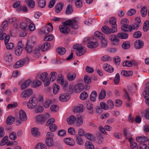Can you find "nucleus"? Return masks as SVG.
Segmentation results:
<instances>
[{
    "instance_id": "25",
    "label": "nucleus",
    "mask_w": 149,
    "mask_h": 149,
    "mask_svg": "<svg viewBox=\"0 0 149 149\" xmlns=\"http://www.w3.org/2000/svg\"><path fill=\"white\" fill-rule=\"evenodd\" d=\"M23 51L22 47L20 46H17L15 49V53L17 56H19L22 53Z\"/></svg>"
},
{
    "instance_id": "22",
    "label": "nucleus",
    "mask_w": 149,
    "mask_h": 149,
    "mask_svg": "<svg viewBox=\"0 0 149 149\" xmlns=\"http://www.w3.org/2000/svg\"><path fill=\"white\" fill-rule=\"evenodd\" d=\"M64 141L66 144L71 146H73L75 144L73 139L71 138H66L64 140Z\"/></svg>"
},
{
    "instance_id": "56",
    "label": "nucleus",
    "mask_w": 149,
    "mask_h": 149,
    "mask_svg": "<svg viewBox=\"0 0 149 149\" xmlns=\"http://www.w3.org/2000/svg\"><path fill=\"white\" fill-rule=\"evenodd\" d=\"M88 96V95L87 93L86 92H83L81 93L80 97L82 100H84L87 98Z\"/></svg>"
},
{
    "instance_id": "59",
    "label": "nucleus",
    "mask_w": 149,
    "mask_h": 149,
    "mask_svg": "<svg viewBox=\"0 0 149 149\" xmlns=\"http://www.w3.org/2000/svg\"><path fill=\"white\" fill-rule=\"evenodd\" d=\"M76 141L77 143L80 145H82L84 143L82 138L80 137L77 136L76 137Z\"/></svg>"
},
{
    "instance_id": "19",
    "label": "nucleus",
    "mask_w": 149,
    "mask_h": 149,
    "mask_svg": "<svg viewBox=\"0 0 149 149\" xmlns=\"http://www.w3.org/2000/svg\"><path fill=\"white\" fill-rule=\"evenodd\" d=\"M109 39L113 42V44L114 45H117L119 43V40L114 35L110 36Z\"/></svg>"
},
{
    "instance_id": "58",
    "label": "nucleus",
    "mask_w": 149,
    "mask_h": 149,
    "mask_svg": "<svg viewBox=\"0 0 149 149\" xmlns=\"http://www.w3.org/2000/svg\"><path fill=\"white\" fill-rule=\"evenodd\" d=\"M123 65L124 66L131 67L132 65V62L131 61H124L123 62Z\"/></svg>"
},
{
    "instance_id": "3",
    "label": "nucleus",
    "mask_w": 149,
    "mask_h": 149,
    "mask_svg": "<svg viewBox=\"0 0 149 149\" xmlns=\"http://www.w3.org/2000/svg\"><path fill=\"white\" fill-rule=\"evenodd\" d=\"M19 118H17L16 120V124L17 125H19L22 121H25L27 120V117L26 113L22 110H20L19 112Z\"/></svg>"
},
{
    "instance_id": "57",
    "label": "nucleus",
    "mask_w": 149,
    "mask_h": 149,
    "mask_svg": "<svg viewBox=\"0 0 149 149\" xmlns=\"http://www.w3.org/2000/svg\"><path fill=\"white\" fill-rule=\"evenodd\" d=\"M136 10L133 8L131 9L127 12V14L128 16H132L134 15L136 13Z\"/></svg>"
},
{
    "instance_id": "63",
    "label": "nucleus",
    "mask_w": 149,
    "mask_h": 149,
    "mask_svg": "<svg viewBox=\"0 0 149 149\" xmlns=\"http://www.w3.org/2000/svg\"><path fill=\"white\" fill-rule=\"evenodd\" d=\"M143 95L146 100L149 99V91L145 89L143 93Z\"/></svg>"
},
{
    "instance_id": "61",
    "label": "nucleus",
    "mask_w": 149,
    "mask_h": 149,
    "mask_svg": "<svg viewBox=\"0 0 149 149\" xmlns=\"http://www.w3.org/2000/svg\"><path fill=\"white\" fill-rule=\"evenodd\" d=\"M66 52L65 49L64 48H59L57 50L58 53L61 55L65 54Z\"/></svg>"
},
{
    "instance_id": "17",
    "label": "nucleus",
    "mask_w": 149,
    "mask_h": 149,
    "mask_svg": "<svg viewBox=\"0 0 149 149\" xmlns=\"http://www.w3.org/2000/svg\"><path fill=\"white\" fill-rule=\"evenodd\" d=\"M4 59L7 62H11L12 57L11 53L10 52L6 53L4 55Z\"/></svg>"
},
{
    "instance_id": "20",
    "label": "nucleus",
    "mask_w": 149,
    "mask_h": 149,
    "mask_svg": "<svg viewBox=\"0 0 149 149\" xmlns=\"http://www.w3.org/2000/svg\"><path fill=\"white\" fill-rule=\"evenodd\" d=\"M99 45V43L97 42H94L93 41L88 42L87 44V47L89 48H94Z\"/></svg>"
},
{
    "instance_id": "43",
    "label": "nucleus",
    "mask_w": 149,
    "mask_h": 149,
    "mask_svg": "<svg viewBox=\"0 0 149 149\" xmlns=\"http://www.w3.org/2000/svg\"><path fill=\"white\" fill-rule=\"evenodd\" d=\"M57 76V74L56 72H51L49 75L50 81L52 82L54 81Z\"/></svg>"
},
{
    "instance_id": "34",
    "label": "nucleus",
    "mask_w": 149,
    "mask_h": 149,
    "mask_svg": "<svg viewBox=\"0 0 149 149\" xmlns=\"http://www.w3.org/2000/svg\"><path fill=\"white\" fill-rule=\"evenodd\" d=\"M68 79L70 81L74 80L76 77V74L72 72L69 73L67 75Z\"/></svg>"
},
{
    "instance_id": "45",
    "label": "nucleus",
    "mask_w": 149,
    "mask_h": 149,
    "mask_svg": "<svg viewBox=\"0 0 149 149\" xmlns=\"http://www.w3.org/2000/svg\"><path fill=\"white\" fill-rule=\"evenodd\" d=\"M76 120V124L78 126H81L83 124V120L81 116L77 117Z\"/></svg>"
},
{
    "instance_id": "47",
    "label": "nucleus",
    "mask_w": 149,
    "mask_h": 149,
    "mask_svg": "<svg viewBox=\"0 0 149 149\" xmlns=\"http://www.w3.org/2000/svg\"><path fill=\"white\" fill-rule=\"evenodd\" d=\"M94 35L100 39H102L105 37L104 34L101 32L96 31L94 33Z\"/></svg>"
},
{
    "instance_id": "55",
    "label": "nucleus",
    "mask_w": 149,
    "mask_h": 149,
    "mask_svg": "<svg viewBox=\"0 0 149 149\" xmlns=\"http://www.w3.org/2000/svg\"><path fill=\"white\" fill-rule=\"evenodd\" d=\"M122 48L125 49H129L130 47V44L128 42H124L122 45Z\"/></svg>"
},
{
    "instance_id": "51",
    "label": "nucleus",
    "mask_w": 149,
    "mask_h": 149,
    "mask_svg": "<svg viewBox=\"0 0 149 149\" xmlns=\"http://www.w3.org/2000/svg\"><path fill=\"white\" fill-rule=\"evenodd\" d=\"M101 47L103 48L105 47L107 44V39L105 38V36L104 37V38H103L102 39H101Z\"/></svg>"
},
{
    "instance_id": "31",
    "label": "nucleus",
    "mask_w": 149,
    "mask_h": 149,
    "mask_svg": "<svg viewBox=\"0 0 149 149\" xmlns=\"http://www.w3.org/2000/svg\"><path fill=\"white\" fill-rule=\"evenodd\" d=\"M97 142L99 143H101L103 141V137L102 134L100 132H97L96 134Z\"/></svg>"
},
{
    "instance_id": "16",
    "label": "nucleus",
    "mask_w": 149,
    "mask_h": 149,
    "mask_svg": "<svg viewBox=\"0 0 149 149\" xmlns=\"http://www.w3.org/2000/svg\"><path fill=\"white\" fill-rule=\"evenodd\" d=\"M74 112H83L84 111L83 106L81 104H79L74 107Z\"/></svg>"
},
{
    "instance_id": "41",
    "label": "nucleus",
    "mask_w": 149,
    "mask_h": 149,
    "mask_svg": "<svg viewBox=\"0 0 149 149\" xmlns=\"http://www.w3.org/2000/svg\"><path fill=\"white\" fill-rule=\"evenodd\" d=\"M32 135L33 136L38 137L40 135L39 132L38 131V129L36 128H33L31 130Z\"/></svg>"
},
{
    "instance_id": "21",
    "label": "nucleus",
    "mask_w": 149,
    "mask_h": 149,
    "mask_svg": "<svg viewBox=\"0 0 149 149\" xmlns=\"http://www.w3.org/2000/svg\"><path fill=\"white\" fill-rule=\"evenodd\" d=\"M51 47V44L49 43L45 42L41 45V49L42 51L44 52L49 49Z\"/></svg>"
},
{
    "instance_id": "5",
    "label": "nucleus",
    "mask_w": 149,
    "mask_h": 149,
    "mask_svg": "<svg viewBox=\"0 0 149 149\" xmlns=\"http://www.w3.org/2000/svg\"><path fill=\"white\" fill-rule=\"evenodd\" d=\"M49 117V116L48 113H46L44 115L39 114L36 118V120L37 122L41 124L44 123L46 120Z\"/></svg>"
},
{
    "instance_id": "42",
    "label": "nucleus",
    "mask_w": 149,
    "mask_h": 149,
    "mask_svg": "<svg viewBox=\"0 0 149 149\" xmlns=\"http://www.w3.org/2000/svg\"><path fill=\"white\" fill-rule=\"evenodd\" d=\"M146 7V6H143L140 10L141 15L143 17H145L147 14V10Z\"/></svg>"
},
{
    "instance_id": "52",
    "label": "nucleus",
    "mask_w": 149,
    "mask_h": 149,
    "mask_svg": "<svg viewBox=\"0 0 149 149\" xmlns=\"http://www.w3.org/2000/svg\"><path fill=\"white\" fill-rule=\"evenodd\" d=\"M21 28L23 30H27L29 29V26L25 22H22L20 25Z\"/></svg>"
},
{
    "instance_id": "28",
    "label": "nucleus",
    "mask_w": 149,
    "mask_h": 149,
    "mask_svg": "<svg viewBox=\"0 0 149 149\" xmlns=\"http://www.w3.org/2000/svg\"><path fill=\"white\" fill-rule=\"evenodd\" d=\"M57 82L61 85H63L64 83V77L61 74L58 75L57 80Z\"/></svg>"
},
{
    "instance_id": "36",
    "label": "nucleus",
    "mask_w": 149,
    "mask_h": 149,
    "mask_svg": "<svg viewBox=\"0 0 149 149\" xmlns=\"http://www.w3.org/2000/svg\"><path fill=\"white\" fill-rule=\"evenodd\" d=\"M85 148L87 149H94V146L93 145L92 143L89 141H86L85 143Z\"/></svg>"
},
{
    "instance_id": "54",
    "label": "nucleus",
    "mask_w": 149,
    "mask_h": 149,
    "mask_svg": "<svg viewBox=\"0 0 149 149\" xmlns=\"http://www.w3.org/2000/svg\"><path fill=\"white\" fill-rule=\"evenodd\" d=\"M33 47L34 46L29 45L27 43L25 47V49L27 52L29 53H31L32 52L33 48Z\"/></svg>"
},
{
    "instance_id": "33",
    "label": "nucleus",
    "mask_w": 149,
    "mask_h": 149,
    "mask_svg": "<svg viewBox=\"0 0 149 149\" xmlns=\"http://www.w3.org/2000/svg\"><path fill=\"white\" fill-rule=\"evenodd\" d=\"M15 120V118L11 116H9L7 118L6 123L8 125H10L14 122Z\"/></svg>"
},
{
    "instance_id": "18",
    "label": "nucleus",
    "mask_w": 149,
    "mask_h": 149,
    "mask_svg": "<svg viewBox=\"0 0 149 149\" xmlns=\"http://www.w3.org/2000/svg\"><path fill=\"white\" fill-rule=\"evenodd\" d=\"M136 140L137 142L143 143L147 142L148 140V139L147 137L142 136L137 137L136 138Z\"/></svg>"
},
{
    "instance_id": "1",
    "label": "nucleus",
    "mask_w": 149,
    "mask_h": 149,
    "mask_svg": "<svg viewBox=\"0 0 149 149\" xmlns=\"http://www.w3.org/2000/svg\"><path fill=\"white\" fill-rule=\"evenodd\" d=\"M76 18L74 17L72 20H69L63 23V24L60 25L59 28L60 31L62 33L67 34L70 31L68 26L73 29H77L78 28V22L76 20Z\"/></svg>"
},
{
    "instance_id": "37",
    "label": "nucleus",
    "mask_w": 149,
    "mask_h": 149,
    "mask_svg": "<svg viewBox=\"0 0 149 149\" xmlns=\"http://www.w3.org/2000/svg\"><path fill=\"white\" fill-rule=\"evenodd\" d=\"M122 75L124 77H128L131 76L133 74V72L132 71L123 70L121 72Z\"/></svg>"
},
{
    "instance_id": "15",
    "label": "nucleus",
    "mask_w": 149,
    "mask_h": 149,
    "mask_svg": "<svg viewBox=\"0 0 149 149\" xmlns=\"http://www.w3.org/2000/svg\"><path fill=\"white\" fill-rule=\"evenodd\" d=\"M63 3L61 2L56 4L55 6L56 12L58 13L60 12L63 9Z\"/></svg>"
},
{
    "instance_id": "32",
    "label": "nucleus",
    "mask_w": 149,
    "mask_h": 149,
    "mask_svg": "<svg viewBox=\"0 0 149 149\" xmlns=\"http://www.w3.org/2000/svg\"><path fill=\"white\" fill-rule=\"evenodd\" d=\"M86 107L89 113H93V106L92 104L89 102H87Z\"/></svg>"
},
{
    "instance_id": "49",
    "label": "nucleus",
    "mask_w": 149,
    "mask_h": 149,
    "mask_svg": "<svg viewBox=\"0 0 149 149\" xmlns=\"http://www.w3.org/2000/svg\"><path fill=\"white\" fill-rule=\"evenodd\" d=\"M53 93L55 94H57L59 91L60 86L56 84L53 85Z\"/></svg>"
},
{
    "instance_id": "50",
    "label": "nucleus",
    "mask_w": 149,
    "mask_h": 149,
    "mask_svg": "<svg viewBox=\"0 0 149 149\" xmlns=\"http://www.w3.org/2000/svg\"><path fill=\"white\" fill-rule=\"evenodd\" d=\"M46 147L45 145L42 143L37 144L35 147V149H46Z\"/></svg>"
},
{
    "instance_id": "8",
    "label": "nucleus",
    "mask_w": 149,
    "mask_h": 149,
    "mask_svg": "<svg viewBox=\"0 0 149 149\" xmlns=\"http://www.w3.org/2000/svg\"><path fill=\"white\" fill-rule=\"evenodd\" d=\"M102 32L106 34H109L111 33H113L116 32L117 29H110L107 26H104L101 29Z\"/></svg>"
},
{
    "instance_id": "2",
    "label": "nucleus",
    "mask_w": 149,
    "mask_h": 149,
    "mask_svg": "<svg viewBox=\"0 0 149 149\" xmlns=\"http://www.w3.org/2000/svg\"><path fill=\"white\" fill-rule=\"evenodd\" d=\"M128 20L126 18L123 19L120 21L122 25L121 29L125 31H131L133 30L136 29L138 28V25L135 24L130 26L127 24Z\"/></svg>"
},
{
    "instance_id": "4",
    "label": "nucleus",
    "mask_w": 149,
    "mask_h": 149,
    "mask_svg": "<svg viewBox=\"0 0 149 149\" xmlns=\"http://www.w3.org/2000/svg\"><path fill=\"white\" fill-rule=\"evenodd\" d=\"M38 100L36 97H32L27 103V107L31 109L35 108L37 105Z\"/></svg>"
},
{
    "instance_id": "40",
    "label": "nucleus",
    "mask_w": 149,
    "mask_h": 149,
    "mask_svg": "<svg viewBox=\"0 0 149 149\" xmlns=\"http://www.w3.org/2000/svg\"><path fill=\"white\" fill-rule=\"evenodd\" d=\"M25 1L28 6L30 8H34L35 5V3L33 1L31 0H26Z\"/></svg>"
},
{
    "instance_id": "64",
    "label": "nucleus",
    "mask_w": 149,
    "mask_h": 149,
    "mask_svg": "<svg viewBox=\"0 0 149 149\" xmlns=\"http://www.w3.org/2000/svg\"><path fill=\"white\" fill-rule=\"evenodd\" d=\"M130 143L131 149H138L137 145L136 142H132L130 141Z\"/></svg>"
},
{
    "instance_id": "44",
    "label": "nucleus",
    "mask_w": 149,
    "mask_h": 149,
    "mask_svg": "<svg viewBox=\"0 0 149 149\" xmlns=\"http://www.w3.org/2000/svg\"><path fill=\"white\" fill-rule=\"evenodd\" d=\"M46 5L45 0H38V5L41 8H44Z\"/></svg>"
},
{
    "instance_id": "62",
    "label": "nucleus",
    "mask_w": 149,
    "mask_h": 149,
    "mask_svg": "<svg viewBox=\"0 0 149 149\" xmlns=\"http://www.w3.org/2000/svg\"><path fill=\"white\" fill-rule=\"evenodd\" d=\"M8 137L7 136H5L1 140L0 142V145L2 146L4 145L8 142Z\"/></svg>"
},
{
    "instance_id": "13",
    "label": "nucleus",
    "mask_w": 149,
    "mask_h": 149,
    "mask_svg": "<svg viewBox=\"0 0 149 149\" xmlns=\"http://www.w3.org/2000/svg\"><path fill=\"white\" fill-rule=\"evenodd\" d=\"M86 49L85 47L81 46L78 50L76 51V53L78 56L83 55L86 53Z\"/></svg>"
},
{
    "instance_id": "35",
    "label": "nucleus",
    "mask_w": 149,
    "mask_h": 149,
    "mask_svg": "<svg viewBox=\"0 0 149 149\" xmlns=\"http://www.w3.org/2000/svg\"><path fill=\"white\" fill-rule=\"evenodd\" d=\"M20 1H17L13 4V6L14 8H17V12L20 11L21 10V6H20Z\"/></svg>"
},
{
    "instance_id": "10",
    "label": "nucleus",
    "mask_w": 149,
    "mask_h": 149,
    "mask_svg": "<svg viewBox=\"0 0 149 149\" xmlns=\"http://www.w3.org/2000/svg\"><path fill=\"white\" fill-rule=\"evenodd\" d=\"M70 98V95L67 94H62L59 97V100L62 102H66L69 100Z\"/></svg>"
},
{
    "instance_id": "53",
    "label": "nucleus",
    "mask_w": 149,
    "mask_h": 149,
    "mask_svg": "<svg viewBox=\"0 0 149 149\" xmlns=\"http://www.w3.org/2000/svg\"><path fill=\"white\" fill-rule=\"evenodd\" d=\"M127 34L124 33H120L118 34V36L120 38L126 39L128 37Z\"/></svg>"
},
{
    "instance_id": "6",
    "label": "nucleus",
    "mask_w": 149,
    "mask_h": 149,
    "mask_svg": "<svg viewBox=\"0 0 149 149\" xmlns=\"http://www.w3.org/2000/svg\"><path fill=\"white\" fill-rule=\"evenodd\" d=\"M48 74L46 72H43L40 75V79L44 83L45 86H48L50 83L49 79L47 77Z\"/></svg>"
},
{
    "instance_id": "7",
    "label": "nucleus",
    "mask_w": 149,
    "mask_h": 149,
    "mask_svg": "<svg viewBox=\"0 0 149 149\" xmlns=\"http://www.w3.org/2000/svg\"><path fill=\"white\" fill-rule=\"evenodd\" d=\"M29 61V58L26 57L22 60H21L17 62L15 64L13 65V67L15 68L21 67L24 65L27 64Z\"/></svg>"
},
{
    "instance_id": "23",
    "label": "nucleus",
    "mask_w": 149,
    "mask_h": 149,
    "mask_svg": "<svg viewBox=\"0 0 149 149\" xmlns=\"http://www.w3.org/2000/svg\"><path fill=\"white\" fill-rule=\"evenodd\" d=\"M31 81L30 79H29L26 80L22 85L21 87V89L23 90L27 88L29 86L30 84L31 83Z\"/></svg>"
},
{
    "instance_id": "24",
    "label": "nucleus",
    "mask_w": 149,
    "mask_h": 149,
    "mask_svg": "<svg viewBox=\"0 0 149 149\" xmlns=\"http://www.w3.org/2000/svg\"><path fill=\"white\" fill-rule=\"evenodd\" d=\"M76 120V118L74 116L71 115L67 120L68 123L69 125H72L74 123Z\"/></svg>"
},
{
    "instance_id": "27",
    "label": "nucleus",
    "mask_w": 149,
    "mask_h": 149,
    "mask_svg": "<svg viewBox=\"0 0 149 149\" xmlns=\"http://www.w3.org/2000/svg\"><path fill=\"white\" fill-rule=\"evenodd\" d=\"M40 51V49L38 47L36 48L33 52L34 56L36 58L40 57L41 56Z\"/></svg>"
},
{
    "instance_id": "14",
    "label": "nucleus",
    "mask_w": 149,
    "mask_h": 149,
    "mask_svg": "<svg viewBox=\"0 0 149 149\" xmlns=\"http://www.w3.org/2000/svg\"><path fill=\"white\" fill-rule=\"evenodd\" d=\"M134 45L136 48L139 49L141 48L144 45L143 42L140 40H137L135 42Z\"/></svg>"
},
{
    "instance_id": "11",
    "label": "nucleus",
    "mask_w": 149,
    "mask_h": 149,
    "mask_svg": "<svg viewBox=\"0 0 149 149\" xmlns=\"http://www.w3.org/2000/svg\"><path fill=\"white\" fill-rule=\"evenodd\" d=\"M84 89V86L82 84H78L75 85L74 91L75 93H78L82 91Z\"/></svg>"
},
{
    "instance_id": "9",
    "label": "nucleus",
    "mask_w": 149,
    "mask_h": 149,
    "mask_svg": "<svg viewBox=\"0 0 149 149\" xmlns=\"http://www.w3.org/2000/svg\"><path fill=\"white\" fill-rule=\"evenodd\" d=\"M33 93V90L31 89H27L22 91L20 95L23 98L29 97Z\"/></svg>"
},
{
    "instance_id": "60",
    "label": "nucleus",
    "mask_w": 149,
    "mask_h": 149,
    "mask_svg": "<svg viewBox=\"0 0 149 149\" xmlns=\"http://www.w3.org/2000/svg\"><path fill=\"white\" fill-rule=\"evenodd\" d=\"M138 148L139 149H149V147L147 145L143 143L139 144Z\"/></svg>"
},
{
    "instance_id": "46",
    "label": "nucleus",
    "mask_w": 149,
    "mask_h": 149,
    "mask_svg": "<svg viewBox=\"0 0 149 149\" xmlns=\"http://www.w3.org/2000/svg\"><path fill=\"white\" fill-rule=\"evenodd\" d=\"M72 6L71 4L68 5L66 10V13L67 14H70L73 13Z\"/></svg>"
},
{
    "instance_id": "30",
    "label": "nucleus",
    "mask_w": 149,
    "mask_h": 149,
    "mask_svg": "<svg viewBox=\"0 0 149 149\" xmlns=\"http://www.w3.org/2000/svg\"><path fill=\"white\" fill-rule=\"evenodd\" d=\"M104 68L105 71L109 72H112L114 70L112 66L107 64L105 65L104 67Z\"/></svg>"
},
{
    "instance_id": "39",
    "label": "nucleus",
    "mask_w": 149,
    "mask_h": 149,
    "mask_svg": "<svg viewBox=\"0 0 149 149\" xmlns=\"http://www.w3.org/2000/svg\"><path fill=\"white\" fill-rule=\"evenodd\" d=\"M106 92L103 89L102 90L100 93L99 94L98 97L99 99L101 100L103 99L106 97Z\"/></svg>"
},
{
    "instance_id": "38",
    "label": "nucleus",
    "mask_w": 149,
    "mask_h": 149,
    "mask_svg": "<svg viewBox=\"0 0 149 149\" xmlns=\"http://www.w3.org/2000/svg\"><path fill=\"white\" fill-rule=\"evenodd\" d=\"M52 101L49 99H47L43 103V105L45 108H48L50 105Z\"/></svg>"
},
{
    "instance_id": "26",
    "label": "nucleus",
    "mask_w": 149,
    "mask_h": 149,
    "mask_svg": "<svg viewBox=\"0 0 149 149\" xmlns=\"http://www.w3.org/2000/svg\"><path fill=\"white\" fill-rule=\"evenodd\" d=\"M97 94L95 91H93L90 95V99L93 102H95L96 97L97 96Z\"/></svg>"
},
{
    "instance_id": "29",
    "label": "nucleus",
    "mask_w": 149,
    "mask_h": 149,
    "mask_svg": "<svg viewBox=\"0 0 149 149\" xmlns=\"http://www.w3.org/2000/svg\"><path fill=\"white\" fill-rule=\"evenodd\" d=\"M36 43V39L35 37H31L28 40L27 44L34 46Z\"/></svg>"
},
{
    "instance_id": "12",
    "label": "nucleus",
    "mask_w": 149,
    "mask_h": 149,
    "mask_svg": "<svg viewBox=\"0 0 149 149\" xmlns=\"http://www.w3.org/2000/svg\"><path fill=\"white\" fill-rule=\"evenodd\" d=\"M109 23L113 29H117V25L116 23V19L114 17L110 18L109 20Z\"/></svg>"
},
{
    "instance_id": "48",
    "label": "nucleus",
    "mask_w": 149,
    "mask_h": 149,
    "mask_svg": "<svg viewBox=\"0 0 149 149\" xmlns=\"http://www.w3.org/2000/svg\"><path fill=\"white\" fill-rule=\"evenodd\" d=\"M143 29L144 32L147 31L149 29V20H147L145 22L144 24Z\"/></svg>"
}]
</instances>
